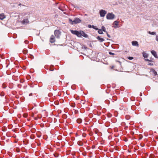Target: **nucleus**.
Wrapping results in <instances>:
<instances>
[{"mask_svg":"<svg viewBox=\"0 0 158 158\" xmlns=\"http://www.w3.org/2000/svg\"><path fill=\"white\" fill-rule=\"evenodd\" d=\"M81 21V20L78 18H75L73 21L70 19H69V23L72 25L80 23Z\"/></svg>","mask_w":158,"mask_h":158,"instance_id":"f257e3e1","label":"nucleus"},{"mask_svg":"<svg viewBox=\"0 0 158 158\" xmlns=\"http://www.w3.org/2000/svg\"><path fill=\"white\" fill-rule=\"evenodd\" d=\"M115 16V15L113 13H108L106 15V18L107 19L112 20L114 18Z\"/></svg>","mask_w":158,"mask_h":158,"instance_id":"f03ea898","label":"nucleus"},{"mask_svg":"<svg viewBox=\"0 0 158 158\" xmlns=\"http://www.w3.org/2000/svg\"><path fill=\"white\" fill-rule=\"evenodd\" d=\"M54 34L57 38H59L60 35V32L59 30H55L54 31Z\"/></svg>","mask_w":158,"mask_h":158,"instance_id":"7ed1b4c3","label":"nucleus"},{"mask_svg":"<svg viewBox=\"0 0 158 158\" xmlns=\"http://www.w3.org/2000/svg\"><path fill=\"white\" fill-rule=\"evenodd\" d=\"M99 13L101 17H104L106 14V12L104 10H101L100 11Z\"/></svg>","mask_w":158,"mask_h":158,"instance_id":"20e7f679","label":"nucleus"},{"mask_svg":"<svg viewBox=\"0 0 158 158\" xmlns=\"http://www.w3.org/2000/svg\"><path fill=\"white\" fill-rule=\"evenodd\" d=\"M119 22L117 21H114L113 23V24L114 25V26H113V27L115 28H116L117 27H120L119 26H118Z\"/></svg>","mask_w":158,"mask_h":158,"instance_id":"39448f33","label":"nucleus"},{"mask_svg":"<svg viewBox=\"0 0 158 158\" xmlns=\"http://www.w3.org/2000/svg\"><path fill=\"white\" fill-rule=\"evenodd\" d=\"M29 23V21L27 19H24L21 22V23L23 24H27Z\"/></svg>","mask_w":158,"mask_h":158,"instance_id":"423d86ee","label":"nucleus"},{"mask_svg":"<svg viewBox=\"0 0 158 158\" xmlns=\"http://www.w3.org/2000/svg\"><path fill=\"white\" fill-rule=\"evenodd\" d=\"M55 41V39L54 36L53 35L51 36L50 42L52 43H54Z\"/></svg>","mask_w":158,"mask_h":158,"instance_id":"0eeeda50","label":"nucleus"},{"mask_svg":"<svg viewBox=\"0 0 158 158\" xmlns=\"http://www.w3.org/2000/svg\"><path fill=\"white\" fill-rule=\"evenodd\" d=\"M131 43L133 46L139 47V44L138 42L136 41H132Z\"/></svg>","mask_w":158,"mask_h":158,"instance_id":"6e6552de","label":"nucleus"},{"mask_svg":"<svg viewBox=\"0 0 158 158\" xmlns=\"http://www.w3.org/2000/svg\"><path fill=\"white\" fill-rule=\"evenodd\" d=\"M97 39L100 42H102L105 40L104 39L101 38L100 36H98L97 37Z\"/></svg>","mask_w":158,"mask_h":158,"instance_id":"1a4fd4ad","label":"nucleus"},{"mask_svg":"<svg viewBox=\"0 0 158 158\" xmlns=\"http://www.w3.org/2000/svg\"><path fill=\"white\" fill-rule=\"evenodd\" d=\"M151 52L152 54V55H153L155 58H158L156 54V51H155L154 50H152L151 51Z\"/></svg>","mask_w":158,"mask_h":158,"instance_id":"9d476101","label":"nucleus"},{"mask_svg":"<svg viewBox=\"0 0 158 158\" xmlns=\"http://www.w3.org/2000/svg\"><path fill=\"white\" fill-rule=\"evenodd\" d=\"M81 36H83L87 38L88 37V35L87 34H85L84 32L82 31H81Z\"/></svg>","mask_w":158,"mask_h":158,"instance_id":"9b49d317","label":"nucleus"},{"mask_svg":"<svg viewBox=\"0 0 158 158\" xmlns=\"http://www.w3.org/2000/svg\"><path fill=\"white\" fill-rule=\"evenodd\" d=\"M6 18V16L3 13L0 14V19L1 20H3Z\"/></svg>","mask_w":158,"mask_h":158,"instance_id":"f8f14e48","label":"nucleus"},{"mask_svg":"<svg viewBox=\"0 0 158 158\" xmlns=\"http://www.w3.org/2000/svg\"><path fill=\"white\" fill-rule=\"evenodd\" d=\"M70 31L71 32V33L75 35H76L77 34V31L76 30H71Z\"/></svg>","mask_w":158,"mask_h":158,"instance_id":"ddd939ff","label":"nucleus"},{"mask_svg":"<svg viewBox=\"0 0 158 158\" xmlns=\"http://www.w3.org/2000/svg\"><path fill=\"white\" fill-rule=\"evenodd\" d=\"M143 56L145 58H147L148 57V55L147 53L144 52H143Z\"/></svg>","mask_w":158,"mask_h":158,"instance_id":"4468645a","label":"nucleus"},{"mask_svg":"<svg viewBox=\"0 0 158 158\" xmlns=\"http://www.w3.org/2000/svg\"><path fill=\"white\" fill-rule=\"evenodd\" d=\"M81 31H78L77 34L76 35H77L78 37H81Z\"/></svg>","mask_w":158,"mask_h":158,"instance_id":"2eb2a0df","label":"nucleus"},{"mask_svg":"<svg viewBox=\"0 0 158 158\" xmlns=\"http://www.w3.org/2000/svg\"><path fill=\"white\" fill-rule=\"evenodd\" d=\"M23 52L24 54H26L27 53V50L26 49H24L23 50Z\"/></svg>","mask_w":158,"mask_h":158,"instance_id":"dca6fc26","label":"nucleus"},{"mask_svg":"<svg viewBox=\"0 0 158 158\" xmlns=\"http://www.w3.org/2000/svg\"><path fill=\"white\" fill-rule=\"evenodd\" d=\"M77 122L78 123H81L82 122V120L81 118H78L77 119Z\"/></svg>","mask_w":158,"mask_h":158,"instance_id":"f3484780","label":"nucleus"},{"mask_svg":"<svg viewBox=\"0 0 158 158\" xmlns=\"http://www.w3.org/2000/svg\"><path fill=\"white\" fill-rule=\"evenodd\" d=\"M152 72L154 74L155 76L157 75V73L156 71L155 70L153 69L152 70Z\"/></svg>","mask_w":158,"mask_h":158,"instance_id":"a211bd4d","label":"nucleus"},{"mask_svg":"<svg viewBox=\"0 0 158 158\" xmlns=\"http://www.w3.org/2000/svg\"><path fill=\"white\" fill-rule=\"evenodd\" d=\"M101 30H102V31H104L105 32H106V28H105V27H104L103 26H102V29Z\"/></svg>","mask_w":158,"mask_h":158,"instance_id":"6ab92c4d","label":"nucleus"},{"mask_svg":"<svg viewBox=\"0 0 158 158\" xmlns=\"http://www.w3.org/2000/svg\"><path fill=\"white\" fill-rule=\"evenodd\" d=\"M98 33L99 34H103V32H102V30L101 29H98Z\"/></svg>","mask_w":158,"mask_h":158,"instance_id":"aec40b11","label":"nucleus"},{"mask_svg":"<svg viewBox=\"0 0 158 158\" xmlns=\"http://www.w3.org/2000/svg\"><path fill=\"white\" fill-rule=\"evenodd\" d=\"M148 33L151 35H155L156 34V33L154 32H151L150 31H149Z\"/></svg>","mask_w":158,"mask_h":158,"instance_id":"412c9836","label":"nucleus"},{"mask_svg":"<svg viewBox=\"0 0 158 158\" xmlns=\"http://www.w3.org/2000/svg\"><path fill=\"white\" fill-rule=\"evenodd\" d=\"M92 27L93 28H94V29L96 30H98V28H97V27H96V26L93 25L92 26Z\"/></svg>","mask_w":158,"mask_h":158,"instance_id":"4be33fe9","label":"nucleus"},{"mask_svg":"<svg viewBox=\"0 0 158 158\" xmlns=\"http://www.w3.org/2000/svg\"><path fill=\"white\" fill-rule=\"evenodd\" d=\"M148 64L149 65L152 66V65H153L154 64H153V62L152 61V62H151L150 63H149Z\"/></svg>","mask_w":158,"mask_h":158,"instance_id":"5701e85b","label":"nucleus"},{"mask_svg":"<svg viewBox=\"0 0 158 158\" xmlns=\"http://www.w3.org/2000/svg\"><path fill=\"white\" fill-rule=\"evenodd\" d=\"M109 54H110V55H114L115 54L114 53H113L111 52H109Z\"/></svg>","mask_w":158,"mask_h":158,"instance_id":"b1692460","label":"nucleus"},{"mask_svg":"<svg viewBox=\"0 0 158 158\" xmlns=\"http://www.w3.org/2000/svg\"><path fill=\"white\" fill-rule=\"evenodd\" d=\"M128 59L130 60H131L133 59V57H128Z\"/></svg>","mask_w":158,"mask_h":158,"instance_id":"393cba45","label":"nucleus"},{"mask_svg":"<svg viewBox=\"0 0 158 158\" xmlns=\"http://www.w3.org/2000/svg\"><path fill=\"white\" fill-rule=\"evenodd\" d=\"M106 34L107 36L109 38H110V35L106 31Z\"/></svg>","mask_w":158,"mask_h":158,"instance_id":"a878e982","label":"nucleus"},{"mask_svg":"<svg viewBox=\"0 0 158 158\" xmlns=\"http://www.w3.org/2000/svg\"><path fill=\"white\" fill-rule=\"evenodd\" d=\"M54 156H55V157H58V154H54Z\"/></svg>","mask_w":158,"mask_h":158,"instance_id":"bb28decb","label":"nucleus"},{"mask_svg":"<svg viewBox=\"0 0 158 158\" xmlns=\"http://www.w3.org/2000/svg\"><path fill=\"white\" fill-rule=\"evenodd\" d=\"M114 65H112L110 66V68L111 69H113L114 68Z\"/></svg>","mask_w":158,"mask_h":158,"instance_id":"cd10ccee","label":"nucleus"},{"mask_svg":"<svg viewBox=\"0 0 158 158\" xmlns=\"http://www.w3.org/2000/svg\"><path fill=\"white\" fill-rule=\"evenodd\" d=\"M24 42H25V44H28V41H27V40H25V41H24Z\"/></svg>","mask_w":158,"mask_h":158,"instance_id":"c85d7f7f","label":"nucleus"},{"mask_svg":"<svg viewBox=\"0 0 158 158\" xmlns=\"http://www.w3.org/2000/svg\"><path fill=\"white\" fill-rule=\"evenodd\" d=\"M145 60L146 61H149V62H151V60H149V59H148Z\"/></svg>","mask_w":158,"mask_h":158,"instance_id":"c756f323","label":"nucleus"},{"mask_svg":"<svg viewBox=\"0 0 158 158\" xmlns=\"http://www.w3.org/2000/svg\"><path fill=\"white\" fill-rule=\"evenodd\" d=\"M32 93H31L30 94H29V96H32Z\"/></svg>","mask_w":158,"mask_h":158,"instance_id":"7c9ffc66","label":"nucleus"},{"mask_svg":"<svg viewBox=\"0 0 158 158\" xmlns=\"http://www.w3.org/2000/svg\"><path fill=\"white\" fill-rule=\"evenodd\" d=\"M88 27L89 28H90L91 27V26L90 25H89L88 26Z\"/></svg>","mask_w":158,"mask_h":158,"instance_id":"2f4dec72","label":"nucleus"},{"mask_svg":"<svg viewBox=\"0 0 158 158\" xmlns=\"http://www.w3.org/2000/svg\"><path fill=\"white\" fill-rule=\"evenodd\" d=\"M23 116L25 117H26L27 116V115L26 114H24L23 115Z\"/></svg>","mask_w":158,"mask_h":158,"instance_id":"473e14b6","label":"nucleus"},{"mask_svg":"<svg viewBox=\"0 0 158 158\" xmlns=\"http://www.w3.org/2000/svg\"><path fill=\"white\" fill-rule=\"evenodd\" d=\"M22 5L21 4V3H19V6H21Z\"/></svg>","mask_w":158,"mask_h":158,"instance_id":"72a5a7b5","label":"nucleus"},{"mask_svg":"<svg viewBox=\"0 0 158 158\" xmlns=\"http://www.w3.org/2000/svg\"><path fill=\"white\" fill-rule=\"evenodd\" d=\"M35 120H37V118H35Z\"/></svg>","mask_w":158,"mask_h":158,"instance_id":"f704fd0d","label":"nucleus"},{"mask_svg":"<svg viewBox=\"0 0 158 158\" xmlns=\"http://www.w3.org/2000/svg\"><path fill=\"white\" fill-rule=\"evenodd\" d=\"M84 48L85 49H86V48H87V47H84Z\"/></svg>","mask_w":158,"mask_h":158,"instance_id":"c9c22d12","label":"nucleus"}]
</instances>
